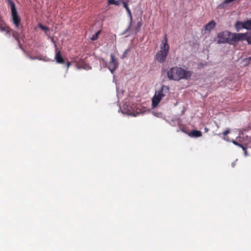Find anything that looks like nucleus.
<instances>
[{
    "label": "nucleus",
    "instance_id": "obj_1",
    "mask_svg": "<svg viewBox=\"0 0 251 251\" xmlns=\"http://www.w3.org/2000/svg\"><path fill=\"white\" fill-rule=\"evenodd\" d=\"M192 74V71L177 66L171 68L167 72L169 79L176 81H178L181 79L189 80Z\"/></svg>",
    "mask_w": 251,
    "mask_h": 251
},
{
    "label": "nucleus",
    "instance_id": "obj_2",
    "mask_svg": "<svg viewBox=\"0 0 251 251\" xmlns=\"http://www.w3.org/2000/svg\"><path fill=\"white\" fill-rule=\"evenodd\" d=\"M170 47L168 44V40L166 36L162 41L160 46V50L156 54L155 59L160 63H164L169 52Z\"/></svg>",
    "mask_w": 251,
    "mask_h": 251
},
{
    "label": "nucleus",
    "instance_id": "obj_3",
    "mask_svg": "<svg viewBox=\"0 0 251 251\" xmlns=\"http://www.w3.org/2000/svg\"><path fill=\"white\" fill-rule=\"evenodd\" d=\"M170 93V87L162 85L161 88L156 91L152 98V106L155 107L157 106L162 99Z\"/></svg>",
    "mask_w": 251,
    "mask_h": 251
},
{
    "label": "nucleus",
    "instance_id": "obj_4",
    "mask_svg": "<svg viewBox=\"0 0 251 251\" xmlns=\"http://www.w3.org/2000/svg\"><path fill=\"white\" fill-rule=\"evenodd\" d=\"M8 4L11 6L12 22L16 28H18L20 26L21 18L19 16L14 2L11 0H7Z\"/></svg>",
    "mask_w": 251,
    "mask_h": 251
},
{
    "label": "nucleus",
    "instance_id": "obj_5",
    "mask_svg": "<svg viewBox=\"0 0 251 251\" xmlns=\"http://www.w3.org/2000/svg\"><path fill=\"white\" fill-rule=\"evenodd\" d=\"M231 33L227 30L219 32L217 35V43L223 44L228 43L229 44Z\"/></svg>",
    "mask_w": 251,
    "mask_h": 251
},
{
    "label": "nucleus",
    "instance_id": "obj_6",
    "mask_svg": "<svg viewBox=\"0 0 251 251\" xmlns=\"http://www.w3.org/2000/svg\"><path fill=\"white\" fill-rule=\"evenodd\" d=\"M246 40V33H231L229 44H234L235 43Z\"/></svg>",
    "mask_w": 251,
    "mask_h": 251
},
{
    "label": "nucleus",
    "instance_id": "obj_7",
    "mask_svg": "<svg viewBox=\"0 0 251 251\" xmlns=\"http://www.w3.org/2000/svg\"><path fill=\"white\" fill-rule=\"evenodd\" d=\"M111 60L109 63V65L108 68L109 70L110 71L111 73L113 74L114 71L118 68V62L115 59L114 55L111 54L110 55Z\"/></svg>",
    "mask_w": 251,
    "mask_h": 251
},
{
    "label": "nucleus",
    "instance_id": "obj_8",
    "mask_svg": "<svg viewBox=\"0 0 251 251\" xmlns=\"http://www.w3.org/2000/svg\"><path fill=\"white\" fill-rule=\"evenodd\" d=\"M55 59L56 62L58 64H63L65 63V60L64 58L62 57L61 54V52L60 50H57L56 49V53L55 55Z\"/></svg>",
    "mask_w": 251,
    "mask_h": 251
},
{
    "label": "nucleus",
    "instance_id": "obj_9",
    "mask_svg": "<svg viewBox=\"0 0 251 251\" xmlns=\"http://www.w3.org/2000/svg\"><path fill=\"white\" fill-rule=\"evenodd\" d=\"M11 34L13 37L17 41L19 48L22 49V45L20 40V33L16 31L12 30Z\"/></svg>",
    "mask_w": 251,
    "mask_h": 251
},
{
    "label": "nucleus",
    "instance_id": "obj_10",
    "mask_svg": "<svg viewBox=\"0 0 251 251\" xmlns=\"http://www.w3.org/2000/svg\"><path fill=\"white\" fill-rule=\"evenodd\" d=\"M216 22L214 20L210 21L204 26V30L207 31H210L216 26Z\"/></svg>",
    "mask_w": 251,
    "mask_h": 251
},
{
    "label": "nucleus",
    "instance_id": "obj_11",
    "mask_svg": "<svg viewBox=\"0 0 251 251\" xmlns=\"http://www.w3.org/2000/svg\"><path fill=\"white\" fill-rule=\"evenodd\" d=\"M142 25V22L141 20L139 22H138L134 29L132 28V27L131 26V28L129 30V31H131L132 32L133 34H136L139 32ZM127 31H128V30Z\"/></svg>",
    "mask_w": 251,
    "mask_h": 251
},
{
    "label": "nucleus",
    "instance_id": "obj_12",
    "mask_svg": "<svg viewBox=\"0 0 251 251\" xmlns=\"http://www.w3.org/2000/svg\"><path fill=\"white\" fill-rule=\"evenodd\" d=\"M201 131L197 130L196 129L191 131L189 133V136L191 137H199L201 136Z\"/></svg>",
    "mask_w": 251,
    "mask_h": 251
},
{
    "label": "nucleus",
    "instance_id": "obj_13",
    "mask_svg": "<svg viewBox=\"0 0 251 251\" xmlns=\"http://www.w3.org/2000/svg\"><path fill=\"white\" fill-rule=\"evenodd\" d=\"M235 27L237 30V31H239L240 29L242 28H244V22L238 21L236 23Z\"/></svg>",
    "mask_w": 251,
    "mask_h": 251
},
{
    "label": "nucleus",
    "instance_id": "obj_14",
    "mask_svg": "<svg viewBox=\"0 0 251 251\" xmlns=\"http://www.w3.org/2000/svg\"><path fill=\"white\" fill-rule=\"evenodd\" d=\"M244 28L246 29H251V20L244 22Z\"/></svg>",
    "mask_w": 251,
    "mask_h": 251
},
{
    "label": "nucleus",
    "instance_id": "obj_15",
    "mask_svg": "<svg viewBox=\"0 0 251 251\" xmlns=\"http://www.w3.org/2000/svg\"><path fill=\"white\" fill-rule=\"evenodd\" d=\"M77 67L78 69H82H82H87V67H88V68H89V67L88 66V65L87 64L84 63L83 62V61H82L81 62L79 63H78L77 65Z\"/></svg>",
    "mask_w": 251,
    "mask_h": 251
},
{
    "label": "nucleus",
    "instance_id": "obj_16",
    "mask_svg": "<svg viewBox=\"0 0 251 251\" xmlns=\"http://www.w3.org/2000/svg\"><path fill=\"white\" fill-rule=\"evenodd\" d=\"M127 15H128V17L130 18V22H129V25L128 27L127 28V29L126 30V32L127 31L131 28V26H132V16L131 12L128 13Z\"/></svg>",
    "mask_w": 251,
    "mask_h": 251
},
{
    "label": "nucleus",
    "instance_id": "obj_17",
    "mask_svg": "<svg viewBox=\"0 0 251 251\" xmlns=\"http://www.w3.org/2000/svg\"><path fill=\"white\" fill-rule=\"evenodd\" d=\"M251 61V56L246 58L243 59V60H242L243 62L244 63V65L245 66L248 65Z\"/></svg>",
    "mask_w": 251,
    "mask_h": 251
},
{
    "label": "nucleus",
    "instance_id": "obj_18",
    "mask_svg": "<svg viewBox=\"0 0 251 251\" xmlns=\"http://www.w3.org/2000/svg\"><path fill=\"white\" fill-rule=\"evenodd\" d=\"M100 32H101L100 30H99L98 32H97L95 34L92 35V36L91 38V39L92 41H95V40H97Z\"/></svg>",
    "mask_w": 251,
    "mask_h": 251
},
{
    "label": "nucleus",
    "instance_id": "obj_19",
    "mask_svg": "<svg viewBox=\"0 0 251 251\" xmlns=\"http://www.w3.org/2000/svg\"><path fill=\"white\" fill-rule=\"evenodd\" d=\"M12 30H12L11 28L8 25H7L5 29H4V30L3 31L5 32L6 34L10 36Z\"/></svg>",
    "mask_w": 251,
    "mask_h": 251
},
{
    "label": "nucleus",
    "instance_id": "obj_20",
    "mask_svg": "<svg viewBox=\"0 0 251 251\" xmlns=\"http://www.w3.org/2000/svg\"><path fill=\"white\" fill-rule=\"evenodd\" d=\"M7 26V25L3 21H0V30L3 31Z\"/></svg>",
    "mask_w": 251,
    "mask_h": 251
},
{
    "label": "nucleus",
    "instance_id": "obj_21",
    "mask_svg": "<svg viewBox=\"0 0 251 251\" xmlns=\"http://www.w3.org/2000/svg\"><path fill=\"white\" fill-rule=\"evenodd\" d=\"M249 44L251 45V34L246 33V40Z\"/></svg>",
    "mask_w": 251,
    "mask_h": 251
},
{
    "label": "nucleus",
    "instance_id": "obj_22",
    "mask_svg": "<svg viewBox=\"0 0 251 251\" xmlns=\"http://www.w3.org/2000/svg\"><path fill=\"white\" fill-rule=\"evenodd\" d=\"M38 26L39 28H40L42 30L45 31H49V28L48 27L46 26H44L42 24H38Z\"/></svg>",
    "mask_w": 251,
    "mask_h": 251
},
{
    "label": "nucleus",
    "instance_id": "obj_23",
    "mask_svg": "<svg viewBox=\"0 0 251 251\" xmlns=\"http://www.w3.org/2000/svg\"><path fill=\"white\" fill-rule=\"evenodd\" d=\"M230 132V130L229 129H227L225 131H224L223 132V135L224 136V137L223 138V139L227 141H229V140L227 139L225 136L228 134V133H229Z\"/></svg>",
    "mask_w": 251,
    "mask_h": 251
},
{
    "label": "nucleus",
    "instance_id": "obj_24",
    "mask_svg": "<svg viewBox=\"0 0 251 251\" xmlns=\"http://www.w3.org/2000/svg\"><path fill=\"white\" fill-rule=\"evenodd\" d=\"M108 3L109 4H115L116 5H119L118 1L116 0H108Z\"/></svg>",
    "mask_w": 251,
    "mask_h": 251
},
{
    "label": "nucleus",
    "instance_id": "obj_25",
    "mask_svg": "<svg viewBox=\"0 0 251 251\" xmlns=\"http://www.w3.org/2000/svg\"><path fill=\"white\" fill-rule=\"evenodd\" d=\"M128 1H123V2H121L122 3V4H123L124 5V7L125 8V9H126L128 7Z\"/></svg>",
    "mask_w": 251,
    "mask_h": 251
},
{
    "label": "nucleus",
    "instance_id": "obj_26",
    "mask_svg": "<svg viewBox=\"0 0 251 251\" xmlns=\"http://www.w3.org/2000/svg\"><path fill=\"white\" fill-rule=\"evenodd\" d=\"M233 144H234L236 146H237L239 145V143H238L237 141L234 140H232L231 141Z\"/></svg>",
    "mask_w": 251,
    "mask_h": 251
},
{
    "label": "nucleus",
    "instance_id": "obj_27",
    "mask_svg": "<svg viewBox=\"0 0 251 251\" xmlns=\"http://www.w3.org/2000/svg\"><path fill=\"white\" fill-rule=\"evenodd\" d=\"M238 146L241 148L243 149V150H245V147L243 145L239 143V145H238Z\"/></svg>",
    "mask_w": 251,
    "mask_h": 251
},
{
    "label": "nucleus",
    "instance_id": "obj_28",
    "mask_svg": "<svg viewBox=\"0 0 251 251\" xmlns=\"http://www.w3.org/2000/svg\"><path fill=\"white\" fill-rule=\"evenodd\" d=\"M71 63L70 62H68L66 64L67 68V69L69 68V67L71 66Z\"/></svg>",
    "mask_w": 251,
    "mask_h": 251
},
{
    "label": "nucleus",
    "instance_id": "obj_29",
    "mask_svg": "<svg viewBox=\"0 0 251 251\" xmlns=\"http://www.w3.org/2000/svg\"><path fill=\"white\" fill-rule=\"evenodd\" d=\"M244 151V155L247 156L248 155V153H247V149L246 148H245V150H243Z\"/></svg>",
    "mask_w": 251,
    "mask_h": 251
},
{
    "label": "nucleus",
    "instance_id": "obj_30",
    "mask_svg": "<svg viewBox=\"0 0 251 251\" xmlns=\"http://www.w3.org/2000/svg\"><path fill=\"white\" fill-rule=\"evenodd\" d=\"M121 2H123V1H128L129 0H119Z\"/></svg>",
    "mask_w": 251,
    "mask_h": 251
},
{
    "label": "nucleus",
    "instance_id": "obj_31",
    "mask_svg": "<svg viewBox=\"0 0 251 251\" xmlns=\"http://www.w3.org/2000/svg\"><path fill=\"white\" fill-rule=\"evenodd\" d=\"M126 12H127V13L128 14L129 13H130L131 11H130V10H129L126 11Z\"/></svg>",
    "mask_w": 251,
    "mask_h": 251
},
{
    "label": "nucleus",
    "instance_id": "obj_32",
    "mask_svg": "<svg viewBox=\"0 0 251 251\" xmlns=\"http://www.w3.org/2000/svg\"><path fill=\"white\" fill-rule=\"evenodd\" d=\"M30 59L32 60V59H35V58H34V57H30Z\"/></svg>",
    "mask_w": 251,
    "mask_h": 251
},
{
    "label": "nucleus",
    "instance_id": "obj_33",
    "mask_svg": "<svg viewBox=\"0 0 251 251\" xmlns=\"http://www.w3.org/2000/svg\"><path fill=\"white\" fill-rule=\"evenodd\" d=\"M36 58H37L39 60H42V59L41 57H37Z\"/></svg>",
    "mask_w": 251,
    "mask_h": 251
},
{
    "label": "nucleus",
    "instance_id": "obj_34",
    "mask_svg": "<svg viewBox=\"0 0 251 251\" xmlns=\"http://www.w3.org/2000/svg\"><path fill=\"white\" fill-rule=\"evenodd\" d=\"M126 9V11H128V10H129L130 9L129 8V7L127 8Z\"/></svg>",
    "mask_w": 251,
    "mask_h": 251
},
{
    "label": "nucleus",
    "instance_id": "obj_35",
    "mask_svg": "<svg viewBox=\"0 0 251 251\" xmlns=\"http://www.w3.org/2000/svg\"><path fill=\"white\" fill-rule=\"evenodd\" d=\"M127 50H126L125 51V52H124V53H125V54H126V52H127Z\"/></svg>",
    "mask_w": 251,
    "mask_h": 251
}]
</instances>
